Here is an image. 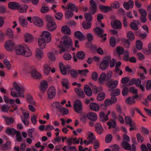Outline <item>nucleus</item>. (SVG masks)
Masks as SVG:
<instances>
[{"instance_id": "f257e3e1", "label": "nucleus", "mask_w": 151, "mask_h": 151, "mask_svg": "<svg viewBox=\"0 0 151 151\" xmlns=\"http://www.w3.org/2000/svg\"><path fill=\"white\" fill-rule=\"evenodd\" d=\"M62 40L60 41L58 39L56 40V44L58 47L61 48L59 52L60 53L65 52L68 49L72 46V42L70 37L65 35L63 38H62Z\"/></svg>"}, {"instance_id": "f03ea898", "label": "nucleus", "mask_w": 151, "mask_h": 151, "mask_svg": "<svg viewBox=\"0 0 151 151\" xmlns=\"http://www.w3.org/2000/svg\"><path fill=\"white\" fill-rule=\"evenodd\" d=\"M14 52L17 55H22L26 57L30 56L32 54L28 47H24L20 45H18L15 47Z\"/></svg>"}, {"instance_id": "7ed1b4c3", "label": "nucleus", "mask_w": 151, "mask_h": 151, "mask_svg": "<svg viewBox=\"0 0 151 151\" xmlns=\"http://www.w3.org/2000/svg\"><path fill=\"white\" fill-rule=\"evenodd\" d=\"M74 111L78 114H81L83 111V105L81 101L79 100H76L73 105Z\"/></svg>"}, {"instance_id": "20e7f679", "label": "nucleus", "mask_w": 151, "mask_h": 151, "mask_svg": "<svg viewBox=\"0 0 151 151\" xmlns=\"http://www.w3.org/2000/svg\"><path fill=\"white\" fill-rule=\"evenodd\" d=\"M14 86L16 91L18 93L19 96L23 98H24V95L23 93L24 91V87L21 85H18L16 82L14 83Z\"/></svg>"}, {"instance_id": "39448f33", "label": "nucleus", "mask_w": 151, "mask_h": 151, "mask_svg": "<svg viewBox=\"0 0 151 151\" xmlns=\"http://www.w3.org/2000/svg\"><path fill=\"white\" fill-rule=\"evenodd\" d=\"M118 83V82L117 81H113V80H109L107 81L106 85L109 88V91H112L117 87Z\"/></svg>"}, {"instance_id": "423d86ee", "label": "nucleus", "mask_w": 151, "mask_h": 151, "mask_svg": "<svg viewBox=\"0 0 151 151\" xmlns=\"http://www.w3.org/2000/svg\"><path fill=\"white\" fill-rule=\"evenodd\" d=\"M40 39L48 42L50 41L51 39V35L50 33L47 31H44L42 32L41 35Z\"/></svg>"}, {"instance_id": "0eeeda50", "label": "nucleus", "mask_w": 151, "mask_h": 151, "mask_svg": "<svg viewBox=\"0 0 151 151\" xmlns=\"http://www.w3.org/2000/svg\"><path fill=\"white\" fill-rule=\"evenodd\" d=\"M106 58L107 59L103 60L100 64L99 68L102 70H106L109 66L110 57H107Z\"/></svg>"}, {"instance_id": "6e6552de", "label": "nucleus", "mask_w": 151, "mask_h": 151, "mask_svg": "<svg viewBox=\"0 0 151 151\" xmlns=\"http://www.w3.org/2000/svg\"><path fill=\"white\" fill-rule=\"evenodd\" d=\"M48 98L50 99H52L55 97L56 91L55 87L52 86L49 88L47 92Z\"/></svg>"}, {"instance_id": "1a4fd4ad", "label": "nucleus", "mask_w": 151, "mask_h": 151, "mask_svg": "<svg viewBox=\"0 0 151 151\" xmlns=\"http://www.w3.org/2000/svg\"><path fill=\"white\" fill-rule=\"evenodd\" d=\"M4 46L7 50L11 51L14 49L15 44L12 41L8 40L5 42Z\"/></svg>"}, {"instance_id": "9d476101", "label": "nucleus", "mask_w": 151, "mask_h": 151, "mask_svg": "<svg viewBox=\"0 0 151 151\" xmlns=\"http://www.w3.org/2000/svg\"><path fill=\"white\" fill-rule=\"evenodd\" d=\"M59 67L61 72L63 75H65L67 74V71H69L70 69L69 66L67 65L65 67L62 63H60Z\"/></svg>"}, {"instance_id": "9b49d317", "label": "nucleus", "mask_w": 151, "mask_h": 151, "mask_svg": "<svg viewBox=\"0 0 151 151\" xmlns=\"http://www.w3.org/2000/svg\"><path fill=\"white\" fill-rule=\"evenodd\" d=\"M90 4L91 5L90 8L89 9L90 13L92 14H94L97 9V4L93 0H91L90 1Z\"/></svg>"}, {"instance_id": "f8f14e48", "label": "nucleus", "mask_w": 151, "mask_h": 151, "mask_svg": "<svg viewBox=\"0 0 151 151\" xmlns=\"http://www.w3.org/2000/svg\"><path fill=\"white\" fill-rule=\"evenodd\" d=\"M112 27L114 29H121L122 28V23L120 21L118 20H116L111 22Z\"/></svg>"}, {"instance_id": "ddd939ff", "label": "nucleus", "mask_w": 151, "mask_h": 151, "mask_svg": "<svg viewBox=\"0 0 151 151\" xmlns=\"http://www.w3.org/2000/svg\"><path fill=\"white\" fill-rule=\"evenodd\" d=\"M56 27V24L54 22L51 23H47V28L49 31H53L55 30Z\"/></svg>"}, {"instance_id": "4468645a", "label": "nucleus", "mask_w": 151, "mask_h": 151, "mask_svg": "<svg viewBox=\"0 0 151 151\" xmlns=\"http://www.w3.org/2000/svg\"><path fill=\"white\" fill-rule=\"evenodd\" d=\"M48 83L45 80L41 81L40 84V89L42 91H45L48 88Z\"/></svg>"}, {"instance_id": "2eb2a0df", "label": "nucleus", "mask_w": 151, "mask_h": 151, "mask_svg": "<svg viewBox=\"0 0 151 151\" xmlns=\"http://www.w3.org/2000/svg\"><path fill=\"white\" fill-rule=\"evenodd\" d=\"M8 6L11 9L16 10L20 7V4L15 2H10L8 3Z\"/></svg>"}, {"instance_id": "dca6fc26", "label": "nucleus", "mask_w": 151, "mask_h": 151, "mask_svg": "<svg viewBox=\"0 0 151 151\" xmlns=\"http://www.w3.org/2000/svg\"><path fill=\"white\" fill-rule=\"evenodd\" d=\"M33 21L34 24L37 27H42L43 25L42 20L39 17L35 18Z\"/></svg>"}, {"instance_id": "f3484780", "label": "nucleus", "mask_w": 151, "mask_h": 151, "mask_svg": "<svg viewBox=\"0 0 151 151\" xmlns=\"http://www.w3.org/2000/svg\"><path fill=\"white\" fill-rule=\"evenodd\" d=\"M133 6L134 2L132 0H129L127 2H124L123 4L124 7L127 10H129L130 8H132Z\"/></svg>"}, {"instance_id": "a211bd4d", "label": "nucleus", "mask_w": 151, "mask_h": 151, "mask_svg": "<svg viewBox=\"0 0 151 151\" xmlns=\"http://www.w3.org/2000/svg\"><path fill=\"white\" fill-rule=\"evenodd\" d=\"M31 76L35 79H39L41 77V74L39 73L36 69L32 70L31 72Z\"/></svg>"}, {"instance_id": "6ab92c4d", "label": "nucleus", "mask_w": 151, "mask_h": 151, "mask_svg": "<svg viewBox=\"0 0 151 151\" xmlns=\"http://www.w3.org/2000/svg\"><path fill=\"white\" fill-rule=\"evenodd\" d=\"M87 116L88 118L91 121H95L97 119L96 114L92 112L88 113L87 114Z\"/></svg>"}, {"instance_id": "aec40b11", "label": "nucleus", "mask_w": 151, "mask_h": 151, "mask_svg": "<svg viewBox=\"0 0 151 151\" xmlns=\"http://www.w3.org/2000/svg\"><path fill=\"white\" fill-rule=\"evenodd\" d=\"M95 130L97 133L99 134H101L103 131L104 129L100 123H97L95 125Z\"/></svg>"}, {"instance_id": "412c9836", "label": "nucleus", "mask_w": 151, "mask_h": 151, "mask_svg": "<svg viewBox=\"0 0 151 151\" xmlns=\"http://www.w3.org/2000/svg\"><path fill=\"white\" fill-rule=\"evenodd\" d=\"M94 31L99 37H103L104 32L103 29L99 27H97L94 29Z\"/></svg>"}, {"instance_id": "4be33fe9", "label": "nucleus", "mask_w": 151, "mask_h": 151, "mask_svg": "<svg viewBox=\"0 0 151 151\" xmlns=\"http://www.w3.org/2000/svg\"><path fill=\"white\" fill-rule=\"evenodd\" d=\"M74 36L80 41L84 40L85 39V36L83 34L79 31H76L75 32Z\"/></svg>"}, {"instance_id": "5701e85b", "label": "nucleus", "mask_w": 151, "mask_h": 151, "mask_svg": "<svg viewBox=\"0 0 151 151\" xmlns=\"http://www.w3.org/2000/svg\"><path fill=\"white\" fill-rule=\"evenodd\" d=\"M89 107L91 110L96 111H98L99 109V105L93 102L90 104Z\"/></svg>"}, {"instance_id": "b1692460", "label": "nucleus", "mask_w": 151, "mask_h": 151, "mask_svg": "<svg viewBox=\"0 0 151 151\" xmlns=\"http://www.w3.org/2000/svg\"><path fill=\"white\" fill-rule=\"evenodd\" d=\"M84 90L86 94L88 96H91L92 94V91L88 85H86L84 86Z\"/></svg>"}, {"instance_id": "393cba45", "label": "nucleus", "mask_w": 151, "mask_h": 151, "mask_svg": "<svg viewBox=\"0 0 151 151\" xmlns=\"http://www.w3.org/2000/svg\"><path fill=\"white\" fill-rule=\"evenodd\" d=\"M134 96L131 97L127 98L125 100L126 102L128 105H132L136 103Z\"/></svg>"}, {"instance_id": "a878e982", "label": "nucleus", "mask_w": 151, "mask_h": 151, "mask_svg": "<svg viewBox=\"0 0 151 151\" xmlns=\"http://www.w3.org/2000/svg\"><path fill=\"white\" fill-rule=\"evenodd\" d=\"M43 55L42 51L40 50L39 49H37L35 51V58L38 60H40Z\"/></svg>"}, {"instance_id": "bb28decb", "label": "nucleus", "mask_w": 151, "mask_h": 151, "mask_svg": "<svg viewBox=\"0 0 151 151\" xmlns=\"http://www.w3.org/2000/svg\"><path fill=\"white\" fill-rule=\"evenodd\" d=\"M28 7V6L26 4H24L23 5L20 4V7H19V8H17V9L20 13H24L26 12Z\"/></svg>"}, {"instance_id": "cd10ccee", "label": "nucleus", "mask_w": 151, "mask_h": 151, "mask_svg": "<svg viewBox=\"0 0 151 151\" xmlns=\"http://www.w3.org/2000/svg\"><path fill=\"white\" fill-rule=\"evenodd\" d=\"M43 70L44 74L47 75L50 72L51 68L49 64H45L43 66Z\"/></svg>"}, {"instance_id": "c85d7f7f", "label": "nucleus", "mask_w": 151, "mask_h": 151, "mask_svg": "<svg viewBox=\"0 0 151 151\" xmlns=\"http://www.w3.org/2000/svg\"><path fill=\"white\" fill-rule=\"evenodd\" d=\"M75 91L78 96L82 98L85 97V95L84 93L82 90L81 89L75 88Z\"/></svg>"}, {"instance_id": "c756f323", "label": "nucleus", "mask_w": 151, "mask_h": 151, "mask_svg": "<svg viewBox=\"0 0 151 151\" xmlns=\"http://www.w3.org/2000/svg\"><path fill=\"white\" fill-rule=\"evenodd\" d=\"M99 117L100 121L103 122H104L105 121H107L109 119L108 114L105 115L103 111L101 112L100 113Z\"/></svg>"}, {"instance_id": "7c9ffc66", "label": "nucleus", "mask_w": 151, "mask_h": 151, "mask_svg": "<svg viewBox=\"0 0 151 151\" xmlns=\"http://www.w3.org/2000/svg\"><path fill=\"white\" fill-rule=\"evenodd\" d=\"M61 31L62 33L67 35H69L71 34L70 29L67 26H63L61 28Z\"/></svg>"}, {"instance_id": "2f4dec72", "label": "nucleus", "mask_w": 151, "mask_h": 151, "mask_svg": "<svg viewBox=\"0 0 151 151\" xmlns=\"http://www.w3.org/2000/svg\"><path fill=\"white\" fill-rule=\"evenodd\" d=\"M99 8L101 10H102L105 12H107L109 11H112V8L110 6H104L102 5H100Z\"/></svg>"}, {"instance_id": "473e14b6", "label": "nucleus", "mask_w": 151, "mask_h": 151, "mask_svg": "<svg viewBox=\"0 0 151 151\" xmlns=\"http://www.w3.org/2000/svg\"><path fill=\"white\" fill-rule=\"evenodd\" d=\"M3 117L5 120L6 124L8 125H10L14 122V120L13 118L11 117H7L3 116Z\"/></svg>"}, {"instance_id": "72a5a7b5", "label": "nucleus", "mask_w": 151, "mask_h": 151, "mask_svg": "<svg viewBox=\"0 0 151 151\" xmlns=\"http://www.w3.org/2000/svg\"><path fill=\"white\" fill-rule=\"evenodd\" d=\"M46 41L39 38L38 40V44L39 47L42 49H44L45 46Z\"/></svg>"}, {"instance_id": "f704fd0d", "label": "nucleus", "mask_w": 151, "mask_h": 151, "mask_svg": "<svg viewBox=\"0 0 151 151\" xmlns=\"http://www.w3.org/2000/svg\"><path fill=\"white\" fill-rule=\"evenodd\" d=\"M17 131L13 128H7L5 131V132L8 134L14 135L16 133Z\"/></svg>"}, {"instance_id": "c9c22d12", "label": "nucleus", "mask_w": 151, "mask_h": 151, "mask_svg": "<svg viewBox=\"0 0 151 151\" xmlns=\"http://www.w3.org/2000/svg\"><path fill=\"white\" fill-rule=\"evenodd\" d=\"M25 41L27 42H30L33 39V37L30 34L26 33L24 36Z\"/></svg>"}, {"instance_id": "e433bc0d", "label": "nucleus", "mask_w": 151, "mask_h": 151, "mask_svg": "<svg viewBox=\"0 0 151 151\" xmlns=\"http://www.w3.org/2000/svg\"><path fill=\"white\" fill-rule=\"evenodd\" d=\"M88 139L90 141L91 143L93 144V142L96 140L95 137L93 133L91 132H88Z\"/></svg>"}, {"instance_id": "4c0bfd02", "label": "nucleus", "mask_w": 151, "mask_h": 151, "mask_svg": "<svg viewBox=\"0 0 151 151\" xmlns=\"http://www.w3.org/2000/svg\"><path fill=\"white\" fill-rule=\"evenodd\" d=\"M122 145L123 148L125 150H129L131 149V146L126 141H123Z\"/></svg>"}, {"instance_id": "58836bf2", "label": "nucleus", "mask_w": 151, "mask_h": 151, "mask_svg": "<svg viewBox=\"0 0 151 151\" xmlns=\"http://www.w3.org/2000/svg\"><path fill=\"white\" fill-rule=\"evenodd\" d=\"M67 142L68 144L72 145V144H78L79 143V139H78V140L76 141H74L73 138L71 137L68 138L67 139Z\"/></svg>"}, {"instance_id": "ea45409f", "label": "nucleus", "mask_w": 151, "mask_h": 151, "mask_svg": "<svg viewBox=\"0 0 151 151\" xmlns=\"http://www.w3.org/2000/svg\"><path fill=\"white\" fill-rule=\"evenodd\" d=\"M91 25V23L90 22L85 21L82 24L83 28L84 29H88L90 28Z\"/></svg>"}, {"instance_id": "a19ab883", "label": "nucleus", "mask_w": 151, "mask_h": 151, "mask_svg": "<svg viewBox=\"0 0 151 151\" xmlns=\"http://www.w3.org/2000/svg\"><path fill=\"white\" fill-rule=\"evenodd\" d=\"M26 99L28 103L32 104H35L36 103L33 100L32 96L30 94H28L26 96Z\"/></svg>"}, {"instance_id": "79ce46f5", "label": "nucleus", "mask_w": 151, "mask_h": 151, "mask_svg": "<svg viewBox=\"0 0 151 151\" xmlns=\"http://www.w3.org/2000/svg\"><path fill=\"white\" fill-rule=\"evenodd\" d=\"M107 124L109 126V129H110L111 128H114L116 126V121L114 120H113L110 122H107Z\"/></svg>"}, {"instance_id": "37998d69", "label": "nucleus", "mask_w": 151, "mask_h": 151, "mask_svg": "<svg viewBox=\"0 0 151 151\" xmlns=\"http://www.w3.org/2000/svg\"><path fill=\"white\" fill-rule=\"evenodd\" d=\"M4 99L5 102L7 104H12L14 103V101L13 99L9 98L8 97L4 96Z\"/></svg>"}, {"instance_id": "c03bdc74", "label": "nucleus", "mask_w": 151, "mask_h": 151, "mask_svg": "<svg viewBox=\"0 0 151 151\" xmlns=\"http://www.w3.org/2000/svg\"><path fill=\"white\" fill-rule=\"evenodd\" d=\"M67 9H70L72 11L75 10L76 12H78V10L75 4L71 3H70L69 4L68 6Z\"/></svg>"}, {"instance_id": "a18cd8bd", "label": "nucleus", "mask_w": 151, "mask_h": 151, "mask_svg": "<svg viewBox=\"0 0 151 151\" xmlns=\"http://www.w3.org/2000/svg\"><path fill=\"white\" fill-rule=\"evenodd\" d=\"M123 48L121 46H118L116 47V51L118 55H122L124 52Z\"/></svg>"}, {"instance_id": "49530a36", "label": "nucleus", "mask_w": 151, "mask_h": 151, "mask_svg": "<svg viewBox=\"0 0 151 151\" xmlns=\"http://www.w3.org/2000/svg\"><path fill=\"white\" fill-rule=\"evenodd\" d=\"M6 34L9 38L13 39L14 37V34L12 29L8 28L6 31Z\"/></svg>"}, {"instance_id": "de8ad7c7", "label": "nucleus", "mask_w": 151, "mask_h": 151, "mask_svg": "<svg viewBox=\"0 0 151 151\" xmlns=\"http://www.w3.org/2000/svg\"><path fill=\"white\" fill-rule=\"evenodd\" d=\"M84 16L85 19L88 22L92 21V16L90 13H86L85 14Z\"/></svg>"}, {"instance_id": "09e8293b", "label": "nucleus", "mask_w": 151, "mask_h": 151, "mask_svg": "<svg viewBox=\"0 0 151 151\" xmlns=\"http://www.w3.org/2000/svg\"><path fill=\"white\" fill-rule=\"evenodd\" d=\"M105 96V94L104 92H101L97 96V100L99 101H101L104 99Z\"/></svg>"}, {"instance_id": "8fccbe9b", "label": "nucleus", "mask_w": 151, "mask_h": 151, "mask_svg": "<svg viewBox=\"0 0 151 151\" xmlns=\"http://www.w3.org/2000/svg\"><path fill=\"white\" fill-rule=\"evenodd\" d=\"M62 84L63 86L65 87L66 89H68L69 87L68 85L69 84V83L67 79L63 78L62 80Z\"/></svg>"}, {"instance_id": "3c124183", "label": "nucleus", "mask_w": 151, "mask_h": 151, "mask_svg": "<svg viewBox=\"0 0 151 151\" xmlns=\"http://www.w3.org/2000/svg\"><path fill=\"white\" fill-rule=\"evenodd\" d=\"M85 55V54L82 51L78 52L76 54L77 58L80 60L83 59L84 58Z\"/></svg>"}, {"instance_id": "603ef678", "label": "nucleus", "mask_w": 151, "mask_h": 151, "mask_svg": "<svg viewBox=\"0 0 151 151\" xmlns=\"http://www.w3.org/2000/svg\"><path fill=\"white\" fill-rule=\"evenodd\" d=\"M111 93V95L114 96H115L119 95L120 93V90L118 88H116L114 90H113Z\"/></svg>"}, {"instance_id": "864d4df0", "label": "nucleus", "mask_w": 151, "mask_h": 151, "mask_svg": "<svg viewBox=\"0 0 151 151\" xmlns=\"http://www.w3.org/2000/svg\"><path fill=\"white\" fill-rule=\"evenodd\" d=\"M127 37L130 40L132 41L134 39V33L132 31H129L127 32Z\"/></svg>"}, {"instance_id": "5fc2aeb1", "label": "nucleus", "mask_w": 151, "mask_h": 151, "mask_svg": "<svg viewBox=\"0 0 151 151\" xmlns=\"http://www.w3.org/2000/svg\"><path fill=\"white\" fill-rule=\"evenodd\" d=\"M106 77V74L104 73H102L99 79V82L100 83H101L104 81Z\"/></svg>"}, {"instance_id": "6e6d98bb", "label": "nucleus", "mask_w": 151, "mask_h": 151, "mask_svg": "<svg viewBox=\"0 0 151 151\" xmlns=\"http://www.w3.org/2000/svg\"><path fill=\"white\" fill-rule=\"evenodd\" d=\"M73 13L69 10L67 11L65 13V17L66 19H69L71 18L73 15Z\"/></svg>"}, {"instance_id": "4d7b16f0", "label": "nucleus", "mask_w": 151, "mask_h": 151, "mask_svg": "<svg viewBox=\"0 0 151 151\" xmlns=\"http://www.w3.org/2000/svg\"><path fill=\"white\" fill-rule=\"evenodd\" d=\"M60 111L61 112L63 115L68 114V110L65 108L61 106L59 109Z\"/></svg>"}, {"instance_id": "13d9d810", "label": "nucleus", "mask_w": 151, "mask_h": 151, "mask_svg": "<svg viewBox=\"0 0 151 151\" xmlns=\"http://www.w3.org/2000/svg\"><path fill=\"white\" fill-rule=\"evenodd\" d=\"M136 47L138 50H141L142 47V44L141 41L139 40H137L136 42Z\"/></svg>"}, {"instance_id": "bf43d9fd", "label": "nucleus", "mask_w": 151, "mask_h": 151, "mask_svg": "<svg viewBox=\"0 0 151 151\" xmlns=\"http://www.w3.org/2000/svg\"><path fill=\"white\" fill-rule=\"evenodd\" d=\"M110 43L111 46L112 47H115L116 46V40L114 37H111L110 39Z\"/></svg>"}, {"instance_id": "052dcab7", "label": "nucleus", "mask_w": 151, "mask_h": 151, "mask_svg": "<svg viewBox=\"0 0 151 151\" xmlns=\"http://www.w3.org/2000/svg\"><path fill=\"white\" fill-rule=\"evenodd\" d=\"M113 136L111 134H108L106 137L105 141L106 143L110 142L112 140Z\"/></svg>"}, {"instance_id": "680f3d73", "label": "nucleus", "mask_w": 151, "mask_h": 151, "mask_svg": "<svg viewBox=\"0 0 151 151\" xmlns=\"http://www.w3.org/2000/svg\"><path fill=\"white\" fill-rule=\"evenodd\" d=\"M16 134V139L17 141L18 142H20L22 140V137L21 135L20 131H17Z\"/></svg>"}, {"instance_id": "e2e57ef3", "label": "nucleus", "mask_w": 151, "mask_h": 151, "mask_svg": "<svg viewBox=\"0 0 151 151\" xmlns=\"http://www.w3.org/2000/svg\"><path fill=\"white\" fill-rule=\"evenodd\" d=\"M10 146V142L9 141L6 142V143L3 145L2 146L3 150H7Z\"/></svg>"}, {"instance_id": "0e129e2a", "label": "nucleus", "mask_w": 151, "mask_h": 151, "mask_svg": "<svg viewBox=\"0 0 151 151\" xmlns=\"http://www.w3.org/2000/svg\"><path fill=\"white\" fill-rule=\"evenodd\" d=\"M4 63L6 65L8 70H9L11 69V64L9 61L7 59H5L3 61Z\"/></svg>"}, {"instance_id": "69168bd1", "label": "nucleus", "mask_w": 151, "mask_h": 151, "mask_svg": "<svg viewBox=\"0 0 151 151\" xmlns=\"http://www.w3.org/2000/svg\"><path fill=\"white\" fill-rule=\"evenodd\" d=\"M110 148L111 151H119L120 149L119 146L116 144L111 146Z\"/></svg>"}, {"instance_id": "338daca9", "label": "nucleus", "mask_w": 151, "mask_h": 151, "mask_svg": "<svg viewBox=\"0 0 151 151\" xmlns=\"http://www.w3.org/2000/svg\"><path fill=\"white\" fill-rule=\"evenodd\" d=\"M138 10L141 16H147V13L145 9H138Z\"/></svg>"}, {"instance_id": "774afa93", "label": "nucleus", "mask_w": 151, "mask_h": 151, "mask_svg": "<svg viewBox=\"0 0 151 151\" xmlns=\"http://www.w3.org/2000/svg\"><path fill=\"white\" fill-rule=\"evenodd\" d=\"M70 74L72 77L74 78H76L77 77L78 73L76 70L72 69L70 70Z\"/></svg>"}]
</instances>
